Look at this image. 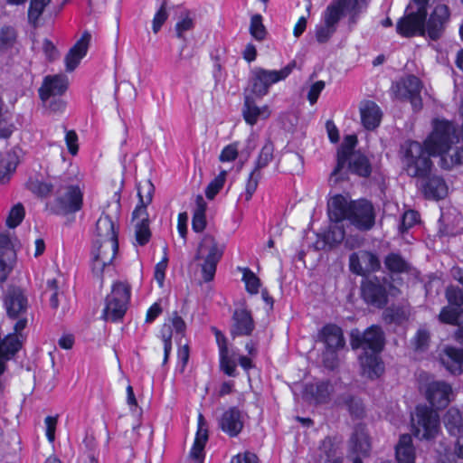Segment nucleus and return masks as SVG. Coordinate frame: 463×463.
<instances>
[{
    "mask_svg": "<svg viewBox=\"0 0 463 463\" xmlns=\"http://www.w3.org/2000/svg\"><path fill=\"white\" fill-rule=\"evenodd\" d=\"M449 9L446 5H438L431 12L428 20L425 14L411 11L401 17L396 24V32L403 37H412L427 33L432 41L439 40L449 19Z\"/></svg>",
    "mask_w": 463,
    "mask_h": 463,
    "instance_id": "f257e3e1",
    "label": "nucleus"
},
{
    "mask_svg": "<svg viewBox=\"0 0 463 463\" xmlns=\"http://www.w3.org/2000/svg\"><path fill=\"white\" fill-rule=\"evenodd\" d=\"M357 143L358 140L355 135H347L345 137L343 143L337 149L336 165L332 171L329 178L332 189L328 194L327 203H370L365 198L352 199L348 192L344 191L343 193H338L336 191L337 183L344 181L347 175V172L343 173V170L346 166L348 158L357 153V151L354 150Z\"/></svg>",
    "mask_w": 463,
    "mask_h": 463,
    "instance_id": "f03ea898",
    "label": "nucleus"
},
{
    "mask_svg": "<svg viewBox=\"0 0 463 463\" xmlns=\"http://www.w3.org/2000/svg\"><path fill=\"white\" fill-rule=\"evenodd\" d=\"M403 169L411 177L424 179L429 177L433 163V156L418 141L407 140L401 146Z\"/></svg>",
    "mask_w": 463,
    "mask_h": 463,
    "instance_id": "7ed1b4c3",
    "label": "nucleus"
},
{
    "mask_svg": "<svg viewBox=\"0 0 463 463\" xmlns=\"http://www.w3.org/2000/svg\"><path fill=\"white\" fill-rule=\"evenodd\" d=\"M329 219L335 222L348 221L360 231H369L374 225L373 204H327Z\"/></svg>",
    "mask_w": 463,
    "mask_h": 463,
    "instance_id": "20e7f679",
    "label": "nucleus"
},
{
    "mask_svg": "<svg viewBox=\"0 0 463 463\" xmlns=\"http://www.w3.org/2000/svg\"><path fill=\"white\" fill-rule=\"evenodd\" d=\"M295 67V62L289 63L284 68L277 70H267L261 67H255L250 71L248 80V87L244 93L252 95L257 99H262L266 96L269 88L288 78Z\"/></svg>",
    "mask_w": 463,
    "mask_h": 463,
    "instance_id": "39448f33",
    "label": "nucleus"
},
{
    "mask_svg": "<svg viewBox=\"0 0 463 463\" xmlns=\"http://www.w3.org/2000/svg\"><path fill=\"white\" fill-rule=\"evenodd\" d=\"M224 252V245L210 234H205L200 241L195 260H202L201 270L204 282H210L213 279L218 262L221 260Z\"/></svg>",
    "mask_w": 463,
    "mask_h": 463,
    "instance_id": "423d86ee",
    "label": "nucleus"
},
{
    "mask_svg": "<svg viewBox=\"0 0 463 463\" xmlns=\"http://www.w3.org/2000/svg\"><path fill=\"white\" fill-rule=\"evenodd\" d=\"M457 139L453 124L447 119L436 118L432 121V132L424 142V146L433 155H446Z\"/></svg>",
    "mask_w": 463,
    "mask_h": 463,
    "instance_id": "0eeeda50",
    "label": "nucleus"
},
{
    "mask_svg": "<svg viewBox=\"0 0 463 463\" xmlns=\"http://www.w3.org/2000/svg\"><path fill=\"white\" fill-rule=\"evenodd\" d=\"M413 434L420 439H430L439 430V416L437 411L426 405H419L411 415Z\"/></svg>",
    "mask_w": 463,
    "mask_h": 463,
    "instance_id": "6e6552de",
    "label": "nucleus"
},
{
    "mask_svg": "<svg viewBox=\"0 0 463 463\" xmlns=\"http://www.w3.org/2000/svg\"><path fill=\"white\" fill-rule=\"evenodd\" d=\"M129 297V286L123 282H116L113 285L111 293L106 298L102 318L110 322L121 319L127 311Z\"/></svg>",
    "mask_w": 463,
    "mask_h": 463,
    "instance_id": "1a4fd4ad",
    "label": "nucleus"
},
{
    "mask_svg": "<svg viewBox=\"0 0 463 463\" xmlns=\"http://www.w3.org/2000/svg\"><path fill=\"white\" fill-rule=\"evenodd\" d=\"M350 345L353 349L361 348L368 353H380L384 346V334L378 326H371L364 332L353 329L350 333Z\"/></svg>",
    "mask_w": 463,
    "mask_h": 463,
    "instance_id": "9d476101",
    "label": "nucleus"
},
{
    "mask_svg": "<svg viewBox=\"0 0 463 463\" xmlns=\"http://www.w3.org/2000/svg\"><path fill=\"white\" fill-rule=\"evenodd\" d=\"M118 250V242L93 241L90 251L92 272L102 279L104 269L110 265Z\"/></svg>",
    "mask_w": 463,
    "mask_h": 463,
    "instance_id": "9b49d317",
    "label": "nucleus"
},
{
    "mask_svg": "<svg viewBox=\"0 0 463 463\" xmlns=\"http://www.w3.org/2000/svg\"><path fill=\"white\" fill-rule=\"evenodd\" d=\"M5 306L9 317L18 319L14 326V331L24 330L27 325L24 315L27 312L28 302L23 291L18 288H10L5 298Z\"/></svg>",
    "mask_w": 463,
    "mask_h": 463,
    "instance_id": "f8f14e48",
    "label": "nucleus"
},
{
    "mask_svg": "<svg viewBox=\"0 0 463 463\" xmlns=\"http://www.w3.org/2000/svg\"><path fill=\"white\" fill-rule=\"evenodd\" d=\"M119 205L110 208L109 205L103 211L96 222L93 241H113L118 242V226L117 224Z\"/></svg>",
    "mask_w": 463,
    "mask_h": 463,
    "instance_id": "ddd939ff",
    "label": "nucleus"
},
{
    "mask_svg": "<svg viewBox=\"0 0 463 463\" xmlns=\"http://www.w3.org/2000/svg\"><path fill=\"white\" fill-rule=\"evenodd\" d=\"M395 97L400 99L410 100L414 111L422 109V99L420 96L422 83L415 75H408L402 82L392 86Z\"/></svg>",
    "mask_w": 463,
    "mask_h": 463,
    "instance_id": "4468645a",
    "label": "nucleus"
},
{
    "mask_svg": "<svg viewBox=\"0 0 463 463\" xmlns=\"http://www.w3.org/2000/svg\"><path fill=\"white\" fill-rule=\"evenodd\" d=\"M17 238L8 232L0 233V283H4L16 260L15 242Z\"/></svg>",
    "mask_w": 463,
    "mask_h": 463,
    "instance_id": "2eb2a0df",
    "label": "nucleus"
},
{
    "mask_svg": "<svg viewBox=\"0 0 463 463\" xmlns=\"http://www.w3.org/2000/svg\"><path fill=\"white\" fill-rule=\"evenodd\" d=\"M335 394L333 384L329 381H317L305 384L302 398L313 405L327 404Z\"/></svg>",
    "mask_w": 463,
    "mask_h": 463,
    "instance_id": "dca6fc26",
    "label": "nucleus"
},
{
    "mask_svg": "<svg viewBox=\"0 0 463 463\" xmlns=\"http://www.w3.org/2000/svg\"><path fill=\"white\" fill-rule=\"evenodd\" d=\"M349 266L352 272L364 276L376 271L381 267L378 257L371 251L361 250L354 252L349 258Z\"/></svg>",
    "mask_w": 463,
    "mask_h": 463,
    "instance_id": "f3484780",
    "label": "nucleus"
},
{
    "mask_svg": "<svg viewBox=\"0 0 463 463\" xmlns=\"http://www.w3.org/2000/svg\"><path fill=\"white\" fill-rule=\"evenodd\" d=\"M24 156V151L19 146L0 153V184L8 183L16 171Z\"/></svg>",
    "mask_w": 463,
    "mask_h": 463,
    "instance_id": "a211bd4d",
    "label": "nucleus"
},
{
    "mask_svg": "<svg viewBox=\"0 0 463 463\" xmlns=\"http://www.w3.org/2000/svg\"><path fill=\"white\" fill-rule=\"evenodd\" d=\"M132 222L135 228L137 242L143 246L146 244L151 237L149 229V219L146 204H139L132 213Z\"/></svg>",
    "mask_w": 463,
    "mask_h": 463,
    "instance_id": "6ab92c4d",
    "label": "nucleus"
},
{
    "mask_svg": "<svg viewBox=\"0 0 463 463\" xmlns=\"http://www.w3.org/2000/svg\"><path fill=\"white\" fill-rule=\"evenodd\" d=\"M68 78L62 74L48 75L43 79L38 90L41 100L48 98L62 96L68 89Z\"/></svg>",
    "mask_w": 463,
    "mask_h": 463,
    "instance_id": "aec40b11",
    "label": "nucleus"
},
{
    "mask_svg": "<svg viewBox=\"0 0 463 463\" xmlns=\"http://www.w3.org/2000/svg\"><path fill=\"white\" fill-rule=\"evenodd\" d=\"M364 300L373 307L382 308L387 303V292L378 280H366L361 286Z\"/></svg>",
    "mask_w": 463,
    "mask_h": 463,
    "instance_id": "412c9836",
    "label": "nucleus"
},
{
    "mask_svg": "<svg viewBox=\"0 0 463 463\" xmlns=\"http://www.w3.org/2000/svg\"><path fill=\"white\" fill-rule=\"evenodd\" d=\"M56 203H83V185L79 181L76 183L60 179L57 181Z\"/></svg>",
    "mask_w": 463,
    "mask_h": 463,
    "instance_id": "4be33fe9",
    "label": "nucleus"
},
{
    "mask_svg": "<svg viewBox=\"0 0 463 463\" xmlns=\"http://www.w3.org/2000/svg\"><path fill=\"white\" fill-rule=\"evenodd\" d=\"M91 35L89 32H84L80 38L69 50L64 58L66 71H73L80 61L86 56Z\"/></svg>",
    "mask_w": 463,
    "mask_h": 463,
    "instance_id": "5701e85b",
    "label": "nucleus"
},
{
    "mask_svg": "<svg viewBox=\"0 0 463 463\" xmlns=\"http://www.w3.org/2000/svg\"><path fill=\"white\" fill-rule=\"evenodd\" d=\"M452 394L451 386L445 382H432L429 383L426 396L430 403L437 409L446 407L450 402Z\"/></svg>",
    "mask_w": 463,
    "mask_h": 463,
    "instance_id": "b1692460",
    "label": "nucleus"
},
{
    "mask_svg": "<svg viewBox=\"0 0 463 463\" xmlns=\"http://www.w3.org/2000/svg\"><path fill=\"white\" fill-rule=\"evenodd\" d=\"M339 222L330 226L329 230L323 233L318 234L317 239L314 243L317 250H329L339 245L345 238V232Z\"/></svg>",
    "mask_w": 463,
    "mask_h": 463,
    "instance_id": "393cba45",
    "label": "nucleus"
},
{
    "mask_svg": "<svg viewBox=\"0 0 463 463\" xmlns=\"http://www.w3.org/2000/svg\"><path fill=\"white\" fill-rule=\"evenodd\" d=\"M255 99L257 98L244 93L242 115L245 122L250 126L255 125L259 118H267L270 113L268 106H257Z\"/></svg>",
    "mask_w": 463,
    "mask_h": 463,
    "instance_id": "a878e982",
    "label": "nucleus"
},
{
    "mask_svg": "<svg viewBox=\"0 0 463 463\" xmlns=\"http://www.w3.org/2000/svg\"><path fill=\"white\" fill-rule=\"evenodd\" d=\"M317 337L325 345V348L342 349L345 345L343 331L336 325L325 326L319 331Z\"/></svg>",
    "mask_w": 463,
    "mask_h": 463,
    "instance_id": "bb28decb",
    "label": "nucleus"
},
{
    "mask_svg": "<svg viewBox=\"0 0 463 463\" xmlns=\"http://www.w3.org/2000/svg\"><path fill=\"white\" fill-rule=\"evenodd\" d=\"M378 354V353L364 352L359 356L362 373L370 379L379 377L383 372V364Z\"/></svg>",
    "mask_w": 463,
    "mask_h": 463,
    "instance_id": "cd10ccee",
    "label": "nucleus"
},
{
    "mask_svg": "<svg viewBox=\"0 0 463 463\" xmlns=\"http://www.w3.org/2000/svg\"><path fill=\"white\" fill-rule=\"evenodd\" d=\"M361 121L367 130L375 129L381 123L382 110L380 107L372 100H367L361 108Z\"/></svg>",
    "mask_w": 463,
    "mask_h": 463,
    "instance_id": "c85d7f7f",
    "label": "nucleus"
},
{
    "mask_svg": "<svg viewBox=\"0 0 463 463\" xmlns=\"http://www.w3.org/2000/svg\"><path fill=\"white\" fill-rule=\"evenodd\" d=\"M221 429L230 436H237L243 428L241 411L236 408H230L220 419Z\"/></svg>",
    "mask_w": 463,
    "mask_h": 463,
    "instance_id": "c756f323",
    "label": "nucleus"
},
{
    "mask_svg": "<svg viewBox=\"0 0 463 463\" xmlns=\"http://www.w3.org/2000/svg\"><path fill=\"white\" fill-rule=\"evenodd\" d=\"M440 363L452 373H461L463 364V350L447 346L439 354Z\"/></svg>",
    "mask_w": 463,
    "mask_h": 463,
    "instance_id": "7c9ffc66",
    "label": "nucleus"
},
{
    "mask_svg": "<svg viewBox=\"0 0 463 463\" xmlns=\"http://www.w3.org/2000/svg\"><path fill=\"white\" fill-rule=\"evenodd\" d=\"M423 194L427 200L439 201L448 194V185L445 180L439 176L428 177L423 184Z\"/></svg>",
    "mask_w": 463,
    "mask_h": 463,
    "instance_id": "2f4dec72",
    "label": "nucleus"
},
{
    "mask_svg": "<svg viewBox=\"0 0 463 463\" xmlns=\"http://www.w3.org/2000/svg\"><path fill=\"white\" fill-rule=\"evenodd\" d=\"M234 324L232 335H249L254 328L250 314L245 309H237L233 314Z\"/></svg>",
    "mask_w": 463,
    "mask_h": 463,
    "instance_id": "473e14b6",
    "label": "nucleus"
},
{
    "mask_svg": "<svg viewBox=\"0 0 463 463\" xmlns=\"http://www.w3.org/2000/svg\"><path fill=\"white\" fill-rule=\"evenodd\" d=\"M347 172L361 177H368L372 173V165L369 158L359 150L348 158Z\"/></svg>",
    "mask_w": 463,
    "mask_h": 463,
    "instance_id": "72a5a7b5",
    "label": "nucleus"
},
{
    "mask_svg": "<svg viewBox=\"0 0 463 463\" xmlns=\"http://www.w3.org/2000/svg\"><path fill=\"white\" fill-rule=\"evenodd\" d=\"M24 335L20 332L7 335L0 343V359L5 366V361L9 360L22 346Z\"/></svg>",
    "mask_w": 463,
    "mask_h": 463,
    "instance_id": "f704fd0d",
    "label": "nucleus"
},
{
    "mask_svg": "<svg viewBox=\"0 0 463 463\" xmlns=\"http://www.w3.org/2000/svg\"><path fill=\"white\" fill-rule=\"evenodd\" d=\"M351 449L357 456H367L371 449V443L365 428L358 425L354 428L351 438Z\"/></svg>",
    "mask_w": 463,
    "mask_h": 463,
    "instance_id": "c9c22d12",
    "label": "nucleus"
},
{
    "mask_svg": "<svg viewBox=\"0 0 463 463\" xmlns=\"http://www.w3.org/2000/svg\"><path fill=\"white\" fill-rule=\"evenodd\" d=\"M398 463H415V451L410 435H402L396 446Z\"/></svg>",
    "mask_w": 463,
    "mask_h": 463,
    "instance_id": "e433bc0d",
    "label": "nucleus"
},
{
    "mask_svg": "<svg viewBox=\"0 0 463 463\" xmlns=\"http://www.w3.org/2000/svg\"><path fill=\"white\" fill-rule=\"evenodd\" d=\"M208 439V430L204 428V419L202 414L198 419V430L194 439V446L191 450V457L194 459L201 460L203 456V449Z\"/></svg>",
    "mask_w": 463,
    "mask_h": 463,
    "instance_id": "4c0bfd02",
    "label": "nucleus"
},
{
    "mask_svg": "<svg viewBox=\"0 0 463 463\" xmlns=\"http://www.w3.org/2000/svg\"><path fill=\"white\" fill-rule=\"evenodd\" d=\"M25 185L32 194L41 199L48 197L54 192V189H57V182L53 184L35 177H30Z\"/></svg>",
    "mask_w": 463,
    "mask_h": 463,
    "instance_id": "58836bf2",
    "label": "nucleus"
},
{
    "mask_svg": "<svg viewBox=\"0 0 463 463\" xmlns=\"http://www.w3.org/2000/svg\"><path fill=\"white\" fill-rule=\"evenodd\" d=\"M443 422L451 435L460 436L463 431V419L458 409L450 408L444 415Z\"/></svg>",
    "mask_w": 463,
    "mask_h": 463,
    "instance_id": "ea45409f",
    "label": "nucleus"
},
{
    "mask_svg": "<svg viewBox=\"0 0 463 463\" xmlns=\"http://www.w3.org/2000/svg\"><path fill=\"white\" fill-rule=\"evenodd\" d=\"M384 266L391 273H407L411 270L410 263L398 253H389L384 259Z\"/></svg>",
    "mask_w": 463,
    "mask_h": 463,
    "instance_id": "a19ab883",
    "label": "nucleus"
},
{
    "mask_svg": "<svg viewBox=\"0 0 463 463\" xmlns=\"http://www.w3.org/2000/svg\"><path fill=\"white\" fill-rule=\"evenodd\" d=\"M81 204H46L48 213L64 217L67 222L74 219V214L80 210Z\"/></svg>",
    "mask_w": 463,
    "mask_h": 463,
    "instance_id": "79ce46f5",
    "label": "nucleus"
},
{
    "mask_svg": "<svg viewBox=\"0 0 463 463\" xmlns=\"http://www.w3.org/2000/svg\"><path fill=\"white\" fill-rule=\"evenodd\" d=\"M439 319L444 324L460 326L463 324V308L459 307H444L439 315Z\"/></svg>",
    "mask_w": 463,
    "mask_h": 463,
    "instance_id": "37998d69",
    "label": "nucleus"
},
{
    "mask_svg": "<svg viewBox=\"0 0 463 463\" xmlns=\"http://www.w3.org/2000/svg\"><path fill=\"white\" fill-rule=\"evenodd\" d=\"M274 144L269 138L266 140L264 146L255 161V165L252 172L261 173V169L266 167L273 159Z\"/></svg>",
    "mask_w": 463,
    "mask_h": 463,
    "instance_id": "c03bdc74",
    "label": "nucleus"
},
{
    "mask_svg": "<svg viewBox=\"0 0 463 463\" xmlns=\"http://www.w3.org/2000/svg\"><path fill=\"white\" fill-rule=\"evenodd\" d=\"M334 404L335 406H346L349 411L356 417H361L364 413L362 404L348 393L336 396L334 400Z\"/></svg>",
    "mask_w": 463,
    "mask_h": 463,
    "instance_id": "a18cd8bd",
    "label": "nucleus"
},
{
    "mask_svg": "<svg viewBox=\"0 0 463 463\" xmlns=\"http://www.w3.org/2000/svg\"><path fill=\"white\" fill-rule=\"evenodd\" d=\"M343 16L344 14L342 10H340V7L333 1L323 12V24H326V26L337 29L338 23Z\"/></svg>",
    "mask_w": 463,
    "mask_h": 463,
    "instance_id": "49530a36",
    "label": "nucleus"
},
{
    "mask_svg": "<svg viewBox=\"0 0 463 463\" xmlns=\"http://www.w3.org/2000/svg\"><path fill=\"white\" fill-rule=\"evenodd\" d=\"M17 33L10 25H5L0 29V52H6L16 43Z\"/></svg>",
    "mask_w": 463,
    "mask_h": 463,
    "instance_id": "de8ad7c7",
    "label": "nucleus"
},
{
    "mask_svg": "<svg viewBox=\"0 0 463 463\" xmlns=\"http://www.w3.org/2000/svg\"><path fill=\"white\" fill-rule=\"evenodd\" d=\"M51 0H31L28 8V21L34 27L38 25L40 16Z\"/></svg>",
    "mask_w": 463,
    "mask_h": 463,
    "instance_id": "09e8293b",
    "label": "nucleus"
},
{
    "mask_svg": "<svg viewBox=\"0 0 463 463\" xmlns=\"http://www.w3.org/2000/svg\"><path fill=\"white\" fill-rule=\"evenodd\" d=\"M439 165L442 168L449 170L458 165H463V146L456 147L452 154L448 152L440 158Z\"/></svg>",
    "mask_w": 463,
    "mask_h": 463,
    "instance_id": "8fccbe9b",
    "label": "nucleus"
},
{
    "mask_svg": "<svg viewBox=\"0 0 463 463\" xmlns=\"http://www.w3.org/2000/svg\"><path fill=\"white\" fill-rule=\"evenodd\" d=\"M261 178V173L250 172L247 179L245 189L241 194L239 201L244 200L246 202L252 198L253 194L256 192L259 181Z\"/></svg>",
    "mask_w": 463,
    "mask_h": 463,
    "instance_id": "3c124183",
    "label": "nucleus"
},
{
    "mask_svg": "<svg viewBox=\"0 0 463 463\" xmlns=\"http://www.w3.org/2000/svg\"><path fill=\"white\" fill-rule=\"evenodd\" d=\"M154 193L155 186L149 179L140 181L137 184L138 203H152Z\"/></svg>",
    "mask_w": 463,
    "mask_h": 463,
    "instance_id": "603ef678",
    "label": "nucleus"
},
{
    "mask_svg": "<svg viewBox=\"0 0 463 463\" xmlns=\"http://www.w3.org/2000/svg\"><path fill=\"white\" fill-rule=\"evenodd\" d=\"M227 172L221 171L220 174L213 179L205 188V196L208 200H213L215 195L223 187Z\"/></svg>",
    "mask_w": 463,
    "mask_h": 463,
    "instance_id": "864d4df0",
    "label": "nucleus"
},
{
    "mask_svg": "<svg viewBox=\"0 0 463 463\" xmlns=\"http://www.w3.org/2000/svg\"><path fill=\"white\" fill-rule=\"evenodd\" d=\"M250 33L257 41L264 40L266 36V29L262 23L261 14H256L250 18Z\"/></svg>",
    "mask_w": 463,
    "mask_h": 463,
    "instance_id": "5fc2aeb1",
    "label": "nucleus"
},
{
    "mask_svg": "<svg viewBox=\"0 0 463 463\" xmlns=\"http://www.w3.org/2000/svg\"><path fill=\"white\" fill-rule=\"evenodd\" d=\"M168 16L167 1L163 0L152 20V31L154 33H157L161 30Z\"/></svg>",
    "mask_w": 463,
    "mask_h": 463,
    "instance_id": "6e6d98bb",
    "label": "nucleus"
},
{
    "mask_svg": "<svg viewBox=\"0 0 463 463\" xmlns=\"http://www.w3.org/2000/svg\"><path fill=\"white\" fill-rule=\"evenodd\" d=\"M338 449L337 444L331 438H326L320 447L319 450L321 452V458H324L326 462H330L336 456Z\"/></svg>",
    "mask_w": 463,
    "mask_h": 463,
    "instance_id": "4d7b16f0",
    "label": "nucleus"
},
{
    "mask_svg": "<svg viewBox=\"0 0 463 463\" xmlns=\"http://www.w3.org/2000/svg\"><path fill=\"white\" fill-rule=\"evenodd\" d=\"M24 216L25 211L23 204H14L8 213L5 223L8 228L14 229L23 222Z\"/></svg>",
    "mask_w": 463,
    "mask_h": 463,
    "instance_id": "13d9d810",
    "label": "nucleus"
},
{
    "mask_svg": "<svg viewBox=\"0 0 463 463\" xmlns=\"http://www.w3.org/2000/svg\"><path fill=\"white\" fill-rule=\"evenodd\" d=\"M246 289L250 294H257L260 287V279L248 268L241 269Z\"/></svg>",
    "mask_w": 463,
    "mask_h": 463,
    "instance_id": "bf43d9fd",
    "label": "nucleus"
},
{
    "mask_svg": "<svg viewBox=\"0 0 463 463\" xmlns=\"http://www.w3.org/2000/svg\"><path fill=\"white\" fill-rule=\"evenodd\" d=\"M340 349L325 348L322 352V364L328 370H335L339 365L337 352Z\"/></svg>",
    "mask_w": 463,
    "mask_h": 463,
    "instance_id": "052dcab7",
    "label": "nucleus"
},
{
    "mask_svg": "<svg viewBox=\"0 0 463 463\" xmlns=\"http://www.w3.org/2000/svg\"><path fill=\"white\" fill-rule=\"evenodd\" d=\"M205 204H197L193 216V229L196 232H202L206 226Z\"/></svg>",
    "mask_w": 463,
    "mask_h": 463,
    "instance_id": "680f3d73",
    "label": "nucleus"
},
{
    "mask_svg": "<svg viewBox=\"0 0 463 463\" xmlns=\"http://www.w3.org/2000/svg\"><path fill=\"white\" fill-rule=\"evenodd\" d=\"M336 32V29L326 26L325 24H317L315 27V37L318 43H326Z\"/></svg>",
    "mask_w": 463,
    "mask_h": 463,
    "instance_id": "e2e57ef3",
    "label": "nucleus"
},
{
    "mask_svg": "<svg viewBox=\"0 0 463 463\" xmlns=\"http://www.w3.org/2000/svg\"><path fill=\"white\" fill-rule=\"evenodd\" d=\"M240 142H233L225 146L219 156V160L224 162H233L239 156Z\"/></svg>",
    "mask_w": 463,
    "mask_h": 463,
    "instance_id": "0e129e2a",
    "label": "nucleus"
},
{
    "mask_svg": "<svg viewBox=\"0 0 463 463\" xmlns=\"http://www.w3.org/2000/svg\"><path fill=\"white\" fill-rule=\"evenodd\" d=\"M162 339L164 342V360L163 364L168 361L169 354L172 349V329L170 325L165 324L161 330Z\"/></svg>",
    "mask_w": 463,
    "mask_h": 463,
    "instance_id": "69168bd1",
    "label": "nucleus"
},
{
    "mask_svg": "<svg viewBox=\"0 0 463 463\" xmlns=\"http://www.w3.org/2000/svg\"><path fill=\"white\" fill-rule=\"evenodd\" d=\"M43 106L52 113H61L66 108V102L61 96H56L48 98L45 100H42Z\"/></svg>",
    "mask_w": 463,
    "mask_h": 463,
    "instance_id": "338daca9",
    "label": "nucleus"
},
{
    "mask_svg": "<svg viewBox=\"0 0 463 463\" xmlns=\"http://www.w3.org/2000/svg\"><path fill=\"white\" fill-rule=\"evenodd\" d=\"M446 298L450 305L461 307L463 306V288L454 286L448 287Z\"/></svg>",
    "mask_w": 463,
    "mask_h": 463,
    "instance_id": "774afa93",
    "label": "nucleus"
}]
</instances>
